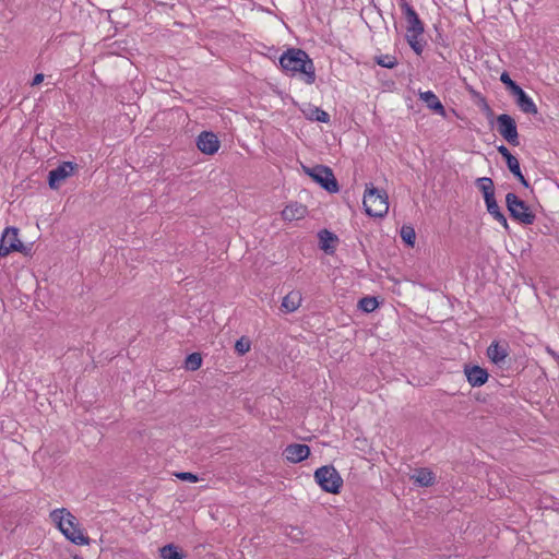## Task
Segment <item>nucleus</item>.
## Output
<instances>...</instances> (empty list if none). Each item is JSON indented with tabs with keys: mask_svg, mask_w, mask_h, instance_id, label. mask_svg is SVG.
<instances>
[{
	"mask_svg": "<svg viewBox=\"0 0 559 559\" xmlns=\"http://www.w3.org/2000/svg\"><path fill=\"white\" fill-rule=\"evenodd\" d=\"M282 70L292 76L300 74L302 81L311 85L316 82V68L309 55L299 48H288L280 57Z\"/></svg>",
	"mask_w": 559,
	"mask_h": 559,
	"instance_id": "nucleus-1",
	"label": "nucleus"
},
{
	"mask_svg": "<svg viewBox=\"0 0 559 559\" xmlns=\"http://www.w3.org/2000/svg\"><path fill=\"white\" fill-rule=\"evenodd\" d=\"M399 2L406 21V41L414 52L420 56L426 44V41L423 40L425 32L424 23L407 0H399Z\"/></svg>",
	"mask_w": 559,
	"mask_h": 559,
	"instance_id": "nucleus-2",
	"label": "nucleus"
},
{
	"mask_svg": "<svg viewBox=\"0 0 559 559\" xmlns=\"http://www.w3.org/2000/svg\"><path fill=\"white\" fill-rule=\"evenodd\" d=\"M50 516L57 523L61 533L75 545H90V538L79 527L76 518L66 509H56Z\"/></svg>",
	"mask_w": 559,
	"mask_h": 559,
	"instance_id": "nucleus-3",
	"label": "nucleus"
},
{
	"mask_svg": "<svg viewBox=\"0 0 559 559\" xmlns=\"http://www.w3.org/2000/svg\"><path fill=\"white\" fill-rule=\"evenodd\" d=\"M362 205L368 216L383 217L389 211L388 194L384 190L376 188L373 183H367Z\"/></svg>",
	"mask_w": 559,
	"mask_h": 559,
	"instance_id": "nucleus-4",
	"label": "nucleus"
},
{
	"mask_svg": "<svg viewBox=\"0 0 559 559\" xmlns=\"http://www.w3.org/2000/svg\"><path fill=\"white\" fill-rule=\"evenodd\" d=\"M506 204L507 209L510 213V216L524 225H532L536 219L535 213L531 210V207L521 200L515 193L509 192L506 195Z\"/></svg>",
	"mask_w": 559,
	"mask_h": 559,
	"instance_id": "nucleus-5",
	"label": "nucleus"
},
{
	"mask_svg": "<svg viewBox=\"0 0 559 559\" xmlns=\"http://www.w3.org/2000/svg\"><path fill=\"white\" fill-rule=\"evenodd\" d=\"M314 479L321 489L330 493H338L343 479L336 468L332 465H324L314 472Z\"/></svg>",
	"mask_w": 559,
	"mask_h": 559,
	"instance_id": "nucleus-6",
	"label": "nucleus"
},
{
	"mask_svg": "<svg viewBox=\"0 0 559 559\" xmlns=\"http://www.w3.org/2000/svg\"><path fill=\"white\" fill-rule=\"evenodd\" d=\"M305 171L325 191L330 193L338 192L340 187L337 180L330 167L324 165H316L311 168L305 167Z\"/></svg>",
	"mask_w": 559,
	"mask_h": 559,
	"instance_id": "nucleus-7",
	"label": "nucleus"
},
{
	"mask_svg": "<svg viewBox=\"0 0 559 559\" xmlns=\"http://www.w3.org/2000/svg\"><path fill=\"white\" fill-rule=\"evenodd\" d=\"M497 130L509 144H520L516 122L510 115L501 114L497 117Z\"/></svg>",
	"mask_w": 559,
	"mask_h": 559,
	"instance_id": "nucleus-8",
	"label": "nucleus"
},
{
	"mask_svg": "<svg viewBox=\"0 0 559 559\" xmlns=\"http://www.w3.org/2000/svg\"><path fill=\"white\" fill-rule=\"evenodd\" d=\"M79 170V165L73 162H62L48 174L50 189H58L60 185Z\"/></svg>",
	"mask_w": 559,
	"mask_h": 559,
	"instance_id": "nucleus-9",
	"label": "nucleus"
},
{
	"mask_svg": "<svg viewBox=\"0 0 559 559\" xmlns=\"http://www.w3.org/2000/svg\"><path fill=\"white\" fill-rule=\"evenodd\" d=\"M19 229L16 227H7L0 239V257H7L13 251L21 252L24 245L17 237Z\"/></svg>",
	"mask_w": 559,
	"mask_h": 559,
	"instance_id": "nucleus-10",
	"label": "nucleus"
},
{
	"mask_svg": "<svg viewBox=\"0 0 559 559\" xmlns=\"http://www.w3.org/2000/svg\"><path fill=\"white\" fill-rule=\"evenodd\" d=\"M498 153L506 159L509 170L513 176L525 187L528 188L530 183L523 176L520 167V163L515 156L511 154L509 148L503 144L497 147Z\"/></svg>",
	"mask_w": 559,
	"mask_h": 559,
	"instance_id": "nucleus-11",
	"label": "nucleus"
},
{
	"mask_svg": "<svg viewBox=\"0 0 559 559\" xmlns=\"http://www.w3.org/2000/svg\"><path fill=\"white\" fill-rule=\"evenodd\" d=\"M198 148L207 155H213L219 148L217 136L211 131H202L197 139Z\"/></svg>",
	"mask_w": 559,
	"mask_h": 559,
	"instance_id": "nucleus-12",
	"label": "nucleus"
},
{
	"mask_svg": "<svg viewBox=\"0 0 559 559\" xmlns=\"http://www.w3.org/2000/svg\"><path fill=\"white\" fill-rule=\"evenodd\" d=\"M285 457L292 463H299L310 455V448L307 444L293 443L284 450Z\"/></svg>",
	"mask_w": 559,
	"mask_h": 559,
	"instance_id": "nucleus-13",
	"label": "nucleus"
},
{
	"mask_svg": "<svg viewBox=\"0 0 559 559\" xmlns=\"http://www.w3.org/2000/svg\"><path fill=\"white\" fill-rule=\"evenodd\" d=\"M512 95L514 97L516 106L520 108L522 112L527 115H536L538 112L537 106L522 87Z\"/></svg>",
	"mask_w": 559,
	"mask_h": 559,
	"instance_id": "nucleus-14",
	"label": "nucleus"
},
{
	"mask_svg": "<svg viewBox=\"0 0 559 559\" xmlns=\"http://www.w3.org/2000/svg\"><path fill=\"white\" fill-rule=\"evenodd\" d=\"M465 376L472 386H481L488 380V372L479 366L465 367Z\"/></svg>",
	"mask_w": 559,
	"mask_h": 559,
	"instance_id": "nucleus-15",
	"label": "nucleus"
},
{
	"mask_svg": "<svg viewBox=\"0 0 559 559\" xmlns=\"http://www.w3.org/2000/svg\"><path fill=\"white\" fill-rule=\"evenodd\" d=\"M487 356L496 365L503 364L508 356V345L492 342L487 348Z\"/></svg>",
	"mask_w": 559,
	"mask_h": 559,
	"instance_id": "nucleus-16",
	"label": "nucleus"
},
{
	"mask_svg": "<svg viewBox=\"0 0 559 559\" xmlns=\"http://www.w3.org/2000/svg\"><path fill=\"white\" fill-rule=\"evenodd\" d=\"M320 249L325 253L332 254L335 251V245L338 242V238L335 234L328 229H322L318 233Z\"/></svg>",
	"mask_w": 559,
	"mask_h": 559,
	"instance_id": "nucleus-17",
	"label": "nucleus"
},
{
	"mask_svg": "<svg viewBox=\"0 0 559 559\" xmlns=\"http://www.w3.org/2000/svg\"><path fill=\"white\" fill-rule=\"evenodd\" d=\"M301 301V293L299 290H292L283 298L281 310L285 313H292L300 307Z\"/></svg>",
	"mask_w": 559,
	"mask_h": 559,
	"instance_id": "nucleus-18",
	"label": "nucleus"
},
{
	"mask_svg": "<svg viewBox=\"0 0 559 559\" xmlns=\"http://www.w3.org/2000/svg\"><path fill=\"white\" fill-rule=\"evenodd\" d=\"M411 479L420 487H430L435 484V474L427 467L416 468Z\"/></svg>",
	"mask_w": 559,
	"mask_h": 559,
	"instance_id": "nucleus-19",
	"label": "nucleus"
},
{
	"mask_svg": "<svg viewBox=\"0 0 559 559\" xmlns=\"http://www.w3.org/2000/svg\"><path fill=\"white\" fill-rule=\"evenodd\" d=\"M419 98L426 103L429 109L433 110L436 114H439L443 117L445 116L444 106L432 91H426L420 93Z\"/></svg>",
	"mask_w": 559,
	"mask_h": 559,
	"instance_id": "nucleus-20",
	"label": "nucleus"
},
{
	"mask_svg": "<svg viewBox=\"0 0 559 559\" xmlns=\"http://www.w3.org/2000/svg\"><path fill=\"white\" fill-rule=\"evenodd\" d=\"M307 212L306 206L295 202L288 204L283 211H282V217L285 221H294V219H300L305 216Z\"/></svg>",
	"mask_w": 559,
	"mask_h": 559,
	"instance_id": "nucleus-21",
	"label": "nucleus"
},
{
	"mask_svg": "<svg viewBox=\"0 0 559 559\" xmlns=\"http://www.w3.org/2000/svg\"><path fill=\"white\" fill-rule=\"evenodd\" d=\"M305 117L310 121H318L328 123L330 121V115L321 109L320 107L308 105L306 109L302 110Z\"/></svg>",
	"mask_w": 559,
	"mask_h": 559,
	"instance_id": "nucleus-22",
	"label": "nucleus"
},
{
	"mask_svg": "<svg viewBox=\"0 0 559 559\" xmlns=\"http://www.w3.org/2000/svg\"><path fill=\"white\" fill-rule=\"evenodd\" d=\"M476 187L483 193L484 201L495 198V183L489 177H480L475 181Z\"/></svg>",
	"mask_w": 559,
	"mask_h": 559,
	"instance_id": "nucleus-23",
	"label": "nucleus"
},
{
	"mask_svg": "<svg viewBox=\"0 0 559 559\" xmlns=\"http://www.w3.org/2000/svg\"><path fill=\"white\" fill-rule=\"evenodd\" d=\"M163 559H182L183 552L174 544H168L159 549Z\"/></svg>",
	"mask_w": 559,
	"mask_h": 559,
	"instance_id": "nucleus-24",
	"label": "nucleus"
},
{
	"mask_svg": "<svg viewBox=\"0 0 559 559\" xmlns=\"http://www.w3.org/2000/svg\"><path fill=\"white\" fill-rule=\"evenodd\" d=\"M358 307L364 312L370 313L379 307V302L376 297L366 296L359 300Z\"/></svg>",
	"mask_w": 559,
	"mask_h": 559,
	"instance_id": "nucleus-25",
	"label": "nucleus"
},
{
	"mask_svg": "<svg viewBox=\"0 0 559 559\" xmlns=\"http://www.w3.org/2000/svg\"><path fill=\"white\" fill-rule=\"evenodd\" d=\"M374 61L378 66L386 69H393L397 64L396 57L392 55L376 56Z\"/></svg>",
	"mask_w": 559,
	"mask_h": 559,
	"instance_id": "nucleus-26",
	"label": "nucleus"
},
{
	"mask_svg": "<svg viewBox=\"0 0 559 559\" xmlns=\"http://www.w3.org/2000/svg\"><path fill=\"white\" fill-rule=\"evenodd\" d=\"M202 366V357L199 353H192L187 356L185 367L187 370L195 371Z\"/></svg>",
	"mask_w": 559,
	"mask_h": 559,
	"instance_id": "nucleus-27",
	"label": "nucleus"
},
{
	"mask_svg": "<svg viewBox=\"0 0 559 559\" xmlns=\"http://www.w3.org/2000/svg\"><path fill=\"white\" fill-rule=\"evenodd\" d=\"M400 235L406 245H408L411 247L414 246L415 240H416V233L412 226L404 225L401 228Z\"/></svg>",
	"mask_w": 559,
	"mask_h": 559,
	"instance_id": "nucleus-28",
	"label": "nucleus"
},
{
	"mask_svg": "<svg viewBox=\"0 0 559 559\" xmlns=\"http://www.w3.org/2000/svg\"><path fill=\"white\" fill-rule=\"evenodd\" d=\"M284 533L289 539L294 542H301L304 539V532L299 526H286L284 528Z\"/></svg>",
	"mask_w": 559,
	"mask_h": 559,
	"instance_id": "nucleus-29",
	"label": "nucleus"
},
{
	"mask_svg": "<svg viewBox=\"0 0 559 559\" xmlns=\"http://www.w3.org/2000/svg\"><path fill=\"white\" fill-rule=\"evenodd\" d=\"M500 81L506 85L507 90L511 94H514L518 90L521 88V86L510 78L507 71L501 73Z\"/></svg>",
	"mask_w": 559,
	"mask_h": 559,
	"instance_id": "nucleus-30",
	"label": "nucleus"
},
{
	"mask_svg": "<svg viewBox=\"0 0 559 559\" xmlns=\"http://www.w3.org/2000/svg\"><path fill=\"white\" fill-rule=\"evenodd\" d=\"M487 212L495 218L497 216L501 217V210L497 203L496 198L489 199L485 201Z\"/></svg>",
	"mask_w": 559,
	"mask_h": 559,
	"instance_id": "nucleus-31",
	"label": "nucleus"
},
{
	"mask_svg": "<svg viewBox=\"0 0 559 559\" xmlns=\"http://www.w3.org/2000/svg\"><path fill=\"white\" fill-rule=\"evenodd\" d=\"M235 349L239 355H245L250 350V341L241 337L235 344Z\"/></svg>",
	"mask_w": 559,
	"mask_h": 559,
	"instance_id": "nucleus-32",
	"label": "nucleus"
},
{
	"mask_svg": "<svg viewBox=\"0 0 559 559\" xmlns=\"http://www.w3.org/2000/svg\"><path fill=\"white\" fill-rule=\"evenodd\" d=\"M177 478L185 481L197 483L199 480L198 475L189 472H180L176 474Z\"/></svg>",
	"mask_w": 559,
	"mask_h": 559,
	"instance_id": "nucleus-33",
	"label": "nucleus"
},
{
	"mask_svg": "<svg viewBox=\"0 0 559 559\" xmlns=\"http://www.w3.org/2000/svg\"><path fill=\"white\" fill-rule=\"evenodd\" d=\"M483 110L485 111L486 116L489 118V119H492L493 118V111L492 109L490 108V106L487 104L486 100H483Z\"/></svg>",
	"mask_w": 559,
	"mask_h": 559,
	"instance_id": "nucleus-34",
	"label": "nucleus"
},
{
	"mask_svg": "<svg viewBox=\"0 0 559 559\" xmlns=\"http://www.w3.org/2000/svg\"><path fill=\"white\" fill-rule=\"evenodd\" d=\"M495 219H496L498 223H500V224L503 226V228H504L506 230H508V229H509V224H508L507 217L504 216V214H503V213L501 214V217L497 216V217H495Z\"/></svg>",
	"mask_w": 559,
	"mask_h": 559,
	"instance_id": "nucleus-35",
	"label": "nucleus"
},
{
	"mask_svg": "<svg viewBox=\"0 0 559 559\" xmlns=\"http://www.w3.org/2000/svg\"><path fill=\"white\" fill-rule=\"evenodd\" d=\"M495 219H496L498 223H500V224L503 226V228H504L506 230H508V229H509V224H508L507 217L504 216V214H503V213L501 214V217L497 216V217H495Z\"/></svg>",
	"mask_w": 559,
	"mask_h": 559,
	"instance_id": "nucleus-36",
	"label": "nucleus"
},
{
	"mask_svg": "<svg viewBox=\"0 0 559 559\" xmlns=\"http://www.w3.org/2000/svg\"><path fill=\"white\" fill-rule=\"evenodd\" d=\"M43 81H44V74L43 73H37L33 78L32 86H36V85L40 84Z\"/></svg>",
	"mask_w": 559,
	"mask_h": 559,
	"instance_id": "nucleus-37",
	"label": "nucleus"
},
{
	"mask_svg": "<svg viewBox=\"0 0 559 559\" xmlns=\"http://www.w3.org/2000/svg\"><path fill=\"white\" fill-rule=\"evenodd\" d=\"M73 559H83L81 556L75 555Z\"/></svg>",
	"mask_w": 559,
	"mask_h": 559,
	"instance_id": "nucleus-38",
	"label": "nucleus"
}]
</instances>
